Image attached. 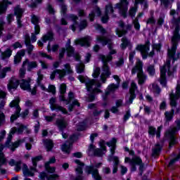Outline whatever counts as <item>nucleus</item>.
Returning a JSON list of instances; mask_svg holds the SVG:
<instances>
[{"label":"nucleus","instance_id":"obj_1","mask_svg":"<svg viewBox=\"0 0 180 180\" xmlns=\"http://www.w3.org/2000/svg\"><path fill=\"white\" fill-rule=\"evenodd\" d=\"M96 41L101 43L103 46H106V44H108V49L110 50L109 55L107 56L105 55H100V58L103 63L102 72L100 76V79L103 84H105L106 79H108L112 74L110 72V68H109V66L108 65V63H109V61H112V58H113L112 56V54H116V50L113 49V46H112V39L108 37L97 36Z\"/></svg>","mask_w":180,"mask_h":180},{"label":"nucleus","instance_id":"obj_2","mask_svg":"<svg viewBox=\"0 0 180 180\" xmlns=\"http://www.w3.org/2000/svg\"><path fill=\"white\" fill-rule=\"evenodd\" d=\"M77 78L80 82L82 84H86V88H87V91L91 92V94L89 95V99L90 101H92L95 99V94H101V92H102V90L99 89L102 86V84H101V82L95 79L89 80L87 82L86 78L82 75H79L77 77Z\"/></svg>","mask_w":180,"mask_h":180},{"label":"nucleus","instance_id":"obj_3","mask_svg":"<svg viewBox=\"0 0 180 180\" xmlns=\"http://www.w3.org/2000/svg\"><path fill=\"white\" fill-rule=\"evenodd\" d=\"M170 98V105L172 106L171 111H166L165 112V116L166 119V122H171L172 118L174 117V113H175V110L174 108L176 107V100L179 99L180 98V84L179 83L177 84L176 89V94H171L169 95Z\"/></svg>","mask_w":180,"mask_h":180},{"label":"nucleus","instance_id":"obj_4","mask_svg":"<svg viewBox=\"0 0 180 180\" xmlns=\"http://www.w3.org/2000/svg\"><path fill=\"white\" fill-rule=\"evenodd\" d=\"M136 74H137L139 85H143L147 79V75H146L143 71V62L139 59L136 60L135 66L131 70V75H136Z\"/></svg>","mask_w":180,"mask_h":180},{"label":"nucleus","instance_id":"obj_5","mask_svg":"<svg viewBox=\"0 0 180 180\" xmlns=\"http://www.w3.org/2000/svg\"><path fill=\"white\" fill-rule=\"evenodd\" d=\"M116 139H112L111 141L107 143V146L110 147L111 153V155L108 157V161H113L114 162L112 174H116L117 172V166L119 165V158L117 156H113L116 148Z\"/></svg>","mask_w":180,"mask_h":180},{"label":"nucleus","instance_id":"obj_6","mask_svg":"<svg viewBox=\"0 0 180 180\" xmlns=\"http://www.w3.org/2000/svg\"><path fill=\"white\" fill-rule=\"evenodd\" d=\"M25 130H26L27 133H30V130L27 129V127L22 124H18V129L16 127H13L11 129L10 134L7 138L5 146L10 147L11 150H12V144H13L12 142H11L12 140V134H15V133H17V134H22Z\"/></svg>","mask_w":180,"mask_h":180},{"label":"nucleus","instance_id":"obj_7","mask_svg":"<svg viewBox=\"0 0 180 180\" xmlns=\"http://www.w3.org/2000/svg\"><path fill=\"white\" fill-rule=\"evenodd\" d=\"M41 160V156H37L32 158L33 167H29L25 165H22V172L25 176H34V173L37 172L36 167H37V162Z\"/></svg>","mask_w":180,"mask_h":180},{"label":"nucleus","instance_id":"obj_8","mask_svg":"<svg viewBox=\"0 0 180 180\" xmlns=\"http://www.w3.org/2000/svg\"><path fill=\"white\" fill-rule=\"evenodd\" d=\"M64 68L63 70H54L51 74V79H54L56 78V75H58L59 79H63V77L66 75V74L71 75L74 72L72 71V68H71V65L69 63H66L64 65Z\"/></svg>","mask_w":180,"mask_h":180},{"label":"nucleus","instance_id":"obj_9","mask_svg":"<svg viewBox=\"0 0 180 180\" xmlns=\"http://www.w3.org/2000/svg\"><path fill=\"white\" fill-rule=\"evenodd\" d=\"M176 127L169 128L168 131H166V136L169 139V147L176 144V139H175L176 133L180 130V120L176 121Z\"/></svg>","mask_w":180,"mask_h":180},{"label":"nucleus","instance_id":"obj_10","mask_svg":"<svg viewBox=\"0 0 180 180\" xmlns=\"http://www.w3.org/2000/svg\"><path fill=\"white\" fill-rule=\"evenodd\" d=\"M67 19H69V20H72L73 25H71V29L72 32H75V29H77V26H79V29L80 30H83V29H85L86 26H88V23L86 22V20H83L80 22V24L78 25V22H77V20H78V16L74 14H69L67 16Z\"/></svg>","mask_w":180,"mask_h":180},{"label":"nucleus","instance_id":"obj_11","mask_svg":"<svg viewBox=\"0 0 180 180\" xmlns=\"http://www.w3.org/2000/svg\"><path fill=\"white\" fill-rule=\"evenodd\" d=\"M136 49L138 51H140L142 58L143 60H146L148 56L149 57H153L154 56V51H151L149 53L148 51H150V42L146 43L145 45L139 44L136 46Z\"/></svg>","mask_w":180,"mask_h":180},{"label":"nucleus","instance_id":"obj_12","mask_svg":"<svg viewBox=\"0 0 180 180\" xmlns=\"http://www.w3.org/2000/svg\"><path fill=\"white\" fill-rule=\"evenodd\" d=\"M101 165L102 163H97L95 166H87L86 167V171L88 172V174H91L95 180H102V176H101V174H99V171L98 170V168H99Z\"/></svg>","mask_w":180,"mask_h":180},{"label":"nucleus","instance_id":"obj_13","mask_svg":"<svg viewBox=\"0 0 180 180\" xmlns=\"http://www.w3.org/2000/svg\"><path fill=\"white\" fill-rule=\"evenodd\" d=\"M60 91L61 96H60V101H63L66 105H68L71 102V101L74 100V93L70 92L68 94V99L65 100L64 97V93L67 91V86L65 84H62L60 85Z\"/></svg>","mask_w":180,"mask_h":180},{"label":"nucleus","instance_id":"obj_14","mask_svg":"<svg viewBox=\"0 0 180 180\" xmlns=\"http://www.w3.org/2000/svg\"><path fill=\"white\" fill-rule=\"evenodd\" d=\"M10 106L11 108H15V114L12 115L11 117V123H13L14 120H16V119L19 117L20 115V110H22V109L19 106V98L12 101L10 103Z\"/></svg>","mask_w":180,"mask_h":180},{"label":"nucleus","instance_id":"obj_15","mask_svg":"<svg viewBox=\"0 0 180 180\" xmlns=\"http://www.w3.org/2000/svg\"><path fill=\"white\" fill-rule=\"evenodd\" d=\"M112 78L115 79V81L117 82V84H111L108 85L105 96H103V99L104 101H106V97L108 96V95H109V94H110V92H115V91H116V89L119 88V84H120V78H119V76L117 75H113Z\"/></svg>","mask_w":180,"mask_h":180},{"label":"nucleus","instance_id":"obj_16","mask_svg":"<svg viewBox=\"0 0 180 180\" xmlns=\"http://www.w3.org/2000/svg\"><path fill=\"white\" fill-rule=\"evenodd\" d=\"M128 5L129 3L127 2V0H121L120 3H118L115 5V8L119 9L120 13H121L122 16H123V18H127Z\"/></svg>","mask_w":180,"mask_h":180},{"label":"nucleus","instance_id":"obj_17","mask_svg":"<svg viewBox=\"0 0 180 180\" xmlns=\"http://www.w3.org/2000/svg\"><path fill=\"white\" fill-rule=\"evenodd\" d=\"M103 151H106V147L102 146L101 149L95 148V146L93 144H91L89 148L88 154L89 155H96V157H102V155H103L104 154Z\"/></svg>","mask_w":180,"mask_h":180},{"label":"nucleus","instance_id":"obj_18","mask_svg":"<svg viewBox=\"0 0 180 180\" xmlns=\"http://www.w3.org/2000/svg\"><path fill=\"white\" fill-rule=\"evenodd\" d=\"M136 89H137V84L132 82L131 83V88L129 89V93L128 94V101H127V103L128 105H131L133 103V101L136 99Z\"/></svg>","mask_w":180,"mask_h":180},{"label":"nucleus","instance_id":"obj_19","mask_svg":"<svg viewBox=\"0 0 180 180\" xmlns=\"http://www.w3.org/2000/svg\"><path fill=\"white\" fill-rule=\"evenodd\" d=\"M30 81H32L30 78H29L27 80L22 79L20 86L21 89H23L24 91H29L31 92L32 95H34L37 92L36 87L32 90L30 88Z\"/></svg>","mask_w":180,"mask_h":180},{"label":"nucleus","instance_id":"obj_20","mask_svg":"<svg viewBox=\"0 0 180 180\" xmlns=\"http://www.w3.org/2000/svg\"><path fill=\"white\" fill-rule=\"evenodd\" d=\"M56 98H51L49 100V105L51 110H56V112H62V113H64V115H67V110L60 105H58L57 103H56Z\"/></svg>","mask_w":180,"mask_h":180},{"label":"nucleus","instance_id":"obj_21","mask_svg":"<svg viewBox=\"0 0 180 180\" xmlns=\"http://www.w3.org/2000/svg\"><path fill=\"white\" fill-rule=\"evenodd\" d=\"M75 140H77V135H72L70 137V142L66 143L61 146L62 150L64 151V153H67V154H70V153L71 152V147L72 146V143H74Z\"/></svg>","mask_w":180,"mask_h":180},{"label":"nucleus","instance_id":"obj_22","mask_svg":"<svg viewBox=\"0 0 180 180\" xmlns=\"http://www.w3.org/2000/svg\"><path fill=\"white\" fill-rule=\"evenodd\" d=\"M65 47L68 52V57H75L76 61H79V55L74 53V47L71 46L70 39L68 40Z\"/></svg>","mask_w":180,"mask_h":180},{"label":"nucleus","instance_id":"obj_23","mask_svg":"<svg viewBox=\"0 0 180 180\" xmlns=\"http://www.w3.org/2000/svg\"><path fill=\"white\" fill-rule=\"evenodd\" d=\"M23 12L25 11L22 8H20V6H17L14 8V15H16L18 27L19 28L22 27V21L20 20V18H22Z\"/></svg>","mask_w":180,"mask_h":180},{"label":"nucleus","instance_id":"obj_24","mask_svg":"<svg viewBox=\"0 0 180 180\" xmlns=\"http://www.w3.org/2000/svg\"><path fill=\"white\" fill-rule=\"evenodd\" d=\"M113 6H112L111 4L105 6V14L101 18V22L103 23H106L108 20H109L108 15H113Z\"/></svg>","mask_w":180,"mask_h":180},{"label":"nucleus","instance_id":"obj_25","mask_svg":"<svg viewBox=\"0 0 180 180\" xmlns=\"http://www.w3.org/2000/svg\"><path fill=\"white\" fill-rule=\"evenodd\" d=\"M91 40H92V38H91V37L89 36H87V37L75 40V44H79V46H84L86 47H89V46H91Z\"/></svg>","mask_w":180,"mask_h":180},{"label":"nucleus","instance_id":"obj_26","mask_svg":"<svg viewBox=\"0 0 180 180\" xmlns=\"http://www.w3.org/2000/svg\"><path fill=\"white\" fill-rule=\"evenodd\" d=\"M119 27L120 28L116 30V34H117L118 37H122V36L126 34L127 30H129V28L130 27L129 25H124L123 21L119 22Z\"/></svg>","mask_w":180,"mask_h":180},{"label":"nucleus","instance_id":"obj_27","mask_svg":"<svg viewBox=\"0 0 180 180\" xmlns=\"http://www.w3.org/2000/svg\"><path fill=\"white\" fill-rule=\"evenodd\" d=\"M19 84H20L19 79H18L16 77H11L7 85V88L9 92H11L12 89H17L18 86H19Z\"/></svg>","mask_w":180,"mask_h":180},{"label":"nucleus","instance_id":"obj_28","mask_svg":"<svg viewBox=\"0 0 180 180\" xmlns=\"http://www.w3.org/2000/svg\"><path fill=\"white\" fill-rule=\"evenodd\" d=\"M162 130V125H160L158 127V129H155L154 127H149L148 128V134L150 136H152V137H155L156 134V137L158 139H160L161 137V131Z\"/></svg>","mask_w":180,"mask_h":180},{"label":"nucleus","instance_id":"obj_29","mask_svg":"<svg viewBox=\"0 0 180 180\" xmlns=\"http://www.w3.org/2000/svg\"><path fill=\"white\" fill-rule=\"evenodd\" d=\"M75 164H77V167L76 168V172L78 174V176L75 180H82V169L84 168V163L79 160H75Z\"/></svg>","mask_w":180,"mask_h":180},{"label":"nucleus","instance_id":"obj_30","mask_svg":"<svg viewBox=\"0 0 180 180\" xmlns=\"http://www.w3.org/2000/svg\"><path fill=\"white\" fill-rule=\"evenodd\" d=\"M22 67L23 68H26L27 71H32L33 68H37V62L36 61H30L29 59H26L22 63Z\"/></svg>","mask_w":180,"mask_h":180},{"label":"nucleus","instance_id":"obj_31","mask_svg":"<svg viewBox=\"0 0 180 180\" xmlns=\"http://www.w3.org/2000/svg\"><path fill=\"white\" fill-rule=\"evenodd\" d=\"M56 126H58L60 131H63L65 129H67L68 126V122L65 120V118L61 117L56 120Z\"/></svg>","mask_w":180,"mask_h":180},{"label":"nucleus","instance_id":"obj_32","mask_svg":"<svg viewBox=\"0 0 180 180\" xmlns=\"http://www.w3.org/2000/svg\"><path fill=\"white\" fill-rule=\"evenodd\" d=\"M25 43L27 47V51L29 55L32 54V52L33 51V49H34V46L30 44V36L29 34H26L25 35Z\"/></svg>","mask_w":180,"mask_h":180},{"label":"nucleus","instance_id":"obj_33","mask_svg":"<svg viewBox=\"0 0 180 180\" xmlns=\"http://www.w3.org/2000/svg\"><path fill=\"white\" fill-rule=\"evenodd\" d=\"M39 22H40V18L36 15L32 16V23L34 25V30L36 34H39L40 33V26H39Z\"/></svg>","mask_w":180,"mask_h":180},{"label":"nucleus","instance_id":"obj_34","mask_svg":"<svg viewBox=\"0 0 180 180\" xmlns=\"http://www.w3.org/2000/svg\"><path fill=\"white\" fill-rule=\"evenodd\" d=\"M102 12L101 11V8L99 7L96 6L91 13L89 15V20L91 22H94V18L95 16H101Z\"/></svg>","mask_w":180,"mask_h":180},{"label":"nucleus","instance_id":"obj_35","mask_svg":"<svg viewBox=\"0 0 180 180\" xmlns=\"http://www.w3.org/2000/svg\"><path fill=\"white\" fill-rule=\"evenodd\" d=\"M39 178L41 180H57L58 179V176L57 174H52L47 176V174L46 172L39 173Z\"/></svg>","mask_w":180,"mask_h":180},{"label":"nucleus","instance_id":"obj_36","mask_svg":"<svg viewBox=\"0 0 180 180\" xmlns=\"http://www.w3.org/2000/svg\"><path fill=\"white\" fill-rule=\"evenodd\" d=\"M140 164H141V158L137 156L134 157L131 161V171H136L137 169L136 165H140Z\"/></svg>","mask_w":180,"mask_h":180},{"label":"nucleus","instance_id":"obj_37","mask_svg":"<svg viewBox=\"0 0 180 180\" xmlns=\"http://www.w3.org/2000/svg\"><path fill=\"white\" fill-rule=\"evenodd\" d=\"M143 2H144V0H135V6L129 9V16L131 18H133L136 16V13L137 12V7L136 6L139 5V4H143Z\"/></svg>","mask_w":180,"mask_h":180},{"label":"nucleus","instance_id":"obj_38","mask_svg":"<svg viewBox=\"0 0 180 180\" xmlns=\"http://www.w3.org/2000/svg\"><path fill=\"white\" fill-rule=\"evenodd\" d=\"M27 140H29V141L30 143H32V141H33V139L32 138H25V139H22V140L16 141L13 144H12L11 151H15V149L18 148V147H19V145L20 143H25V141H26Z\"/></svg>","mask_w":180,"mask_h":180},{"label":"nucleus","instance_id":"obj_39","mask_svg":"<svg viewBox=\"0 0 180 180\" xmlns=\"http://www.w3.org/2000/svg\"><path fill=\"white\" fill-rule=\"evenodd\" d=\"M8 5H12V2L8 0H3L2 2L0 3V14L6 11Z\"/></svg>","mask_w":180,"mask_h":180},{"label":"nucleus","instance_id":"obj_40","mask_svg":"<svg viewBox=\"0 0 180 180\" xmlns=\"http://www.w3.org/2000/svg\"><path fill=\"white\" fill-rule=\"evenodd\" d=\"M122 43L121 44V49H122V50H124V49H126V47H133V44H131V41H130V39H127L126 37H123L122 39Z\"/></svg>","mask_w":180,"mask_h":180},{"label":"nucleus","instance_id":"obj_41","mask_svg":"<svg viewBox=\"0 0 180 180\" xmlns=\"http://www.w3.org/2000/svg\"><path fill=\"white\" fill-rule=\"evenodd\" d=\"M4 147L5 146H4V145L0 144V168L2 165H5L6 164V159H5V156L2 153Z\"/></svg>","mask_w":180,"mask_h":180},{"label":"nucleus","instance_id":"obj_42","mask_svg":"<svg viewBox=\"0 0 180 180\" xmlns=\"http://www.w3.org/2000/svg\"><path fill=\"white\" fill-rule=\"evenodd\" d=\"M54 34L52 32H49L45 35L42 37V41L43 43H47V41H51L53 39Z\"/></svg>","mask_w":180,"mask_h":180},{"label":"nucleus","instance_id":"obj_43","mask_svg":"<svg viewBox=\"0 0 180 180\" xmlns=\"http://www.w3.org/2000/svg\"><path fill=\"white\" fill-rule=\"evenodd\" d=\"M150 91L154 94L155 96H158L161 93V89H160V86L157 84H152Z\"/></svg>","mask_w":180,"mask_h":180},{"label":"nucleus","instance_id":"obj_44","mask_svg":"<svg viewBox=\"0 0 180 180\" xmlns=\"http://www.w3.org/2000/svg\"><path fill=\"white\" fill-rule=\"evenodd\" d=\"M44 144L45 147L46 148L47 151L51 150V148H53V147H54V144H53V141H51L50 139L44 140Z\"/></svg>","mask_w":180,"mask_h":180},{"label":"nucleus","instance_id":"obj_45","mask_svg":"<svg viewBox=\"0 0 180 180\" xmlns=\"http://www.w3.org/2000/svg\"><path fill=\"white\" fill-rule=\"evenodd\" d=\"M6 96V93L4 91H0V109H3L5 106V98Z\"/></svg>","mask_w":180,"mask_h":180},{"label":"nucleus","instance_id":"obj_46","mask_svg":"<svg viewBox=\"0 0 180 180\" xmlns=\"http://www.w3.org/2000/svg\"><path fill=\"white\" fill-rule=\"evenodd\" d=\"M12 56V51L9 49H8L4 52L1 53V58L2 60H5V58H9Z\"/></svg>","mask_w":180,"mask_h":180},{"label":"nucleus","instance_id":"obj_47","mask_svg":"<svg viewBox=\"0 0 180 180\" xmlns=\"http://www.w3.org/2000/svg\"><path fill=\"white\" fill-rule=\"evenodd\" d=\"M161 148H162V146H161V145L156 144L153 150V155H159L160 153H161Z\"/></svg>","mask_w":180,"mask_h":180},{"label":"nucleus","instance_id":"obj_48","mask_svg":"<svg viewBox=\"0 0 180 180\" xmlns=\"http://www.w3.org/2000/svg\"><path fill=\"white\" fill-rule=\"evenodd\" d=\"M45 169L46 171H47V172H49V174H54V172H56V167H50V165H49V163L45 164Z\"/></svg>","mask_w":180,"mask_h":180},{"label":"nucleus","instance_id":"obj_49","mask_svg":"<svg viewBox=\"0 0 180 180\" xmlns=\"http://www.w3.org/2000/svg\"><path fill=\"white\" fill-rule=\"evenodd\" d=\"M99 75H101V68L96 67L94 69V72L92 74V76L94 77V78H98V77H99Z\"/></svg>","mask_w":180,"mask_h":180},{"label":"nucleus","instance_id":"obj_50","mask_svg":"<svg viewBox=\"0 0 180 180\" xmlns=\"http://www.w3.org/2000/svg\"><path fill=\"white\" fill-rule=\"evenodd\" d=\"M84 68H85V65L82 63L77 65L76 66L77 72H78V74H81V72H84Z\"/></svg>","mask_w":180,"mask_h":180},{"label":"nucleus","instance_id":"obj_51","mask_svg":"<svg viewBox=\"0 0 180 180\" xmlns=\"http://www.w3.org/2000/svg\"><path fill=\"white\" fill-rule=\"evenodd\" d=\"M60 13L63 18H65V15L67 14V6L65 4L60 6Z\"/></svg>","mask_w":180,"mask_h":180},{"label":"nucleus","instance_id":"obj_52","mask_svg":"<svg viewBox=\"0 0 180 180\" xmlns=\"http://www.w3.org/2000/svg\"><path fill=\"white\" fill-rule=\"evenodd\" d=\"M124 64V58H120L117 62H115L116 67H118L119 68L123 67Z\"/></svg>","mask_w":180,"mask_h":180},{"label":"nucleus","instance_id":"obj_53","mask_svg":"<svg viewBox=\"0 0 180 180\" xmlns=\"http://www.w3.org/2000/svg\"><path fill=\"white\" fill-rule=\"evenodd\" d=\"M75 105L79 106V103H78L77 100H74L72 101V105H69L68 110L70 112H72V109H74V106H75Z\"/></svg>","mask_w":180,"mask_h":180},{"label":"nucleus","instance_id":"obj_54","mask_svg":"<svg viewBox=\"0 0 180 180\" xmlns=\"http://www.w3.org/2000/svg\"><path fill=\"white\" fill-rule=\"evenodd\" d=\"M22 169V162L21 161H18L15 162V171L16 172H19Z\"/></svg>","mask_w":180,"mask_h":180},{"label":"nucleus","instance_id":"obj_55","mask_svg":"<svg viewBox=\"0 0 180 180\" xmlns=\"http://www.w3.org/2000/svg\"><path fill=\"white\" fill-rule=\"evenodd\" d=\"M148 72L149 75H151V77H153V75H154V74H155V69H154L153 65H149L148 67Z\"/></svg>","mask_w":180,"mask_h":180},{"label":"nucleus","instance_id":"obj_56","mask_svg":"<svg viewBox=\"0 0 180 180\" xmlns=\"http://www.w3.org/2000/svg\"><path fill=\"white\" fill-rule=\"evenodd\" d=\"M56 114H52V115H45L44 119L46 120V122H53L54 120V117H56Z\"/></svg>","mask_w":180,"mask_h":180},{"label":"nucleus","instance_id":"obj_57","mask_svg":"<svg viewBox=\"0 0 180 180\" xmlns=\"http://www.w3.org/2000/svg\"><path fill=\"white\" fill-rule=\"evenodd\" d=\"M162 46V45H161V43L153 44L152 45L153 50H156V51H160L161 50Z\"/></svg>","mask_w":180,"mask_h":180},{"label":"nucleus","instance_id":"obj_58","mask_svg":"<svg viewBox=\"0 0 180 180\" xmlns=\"http://www.w3.org/2000/svg\"><path fill=\"white\" fill-rule=\"evenodd\" d=\"M94 27L95 29H96V30H99L103 34H104V33H106V30L98 24H96L94 25Z\"/></svg>","mask_w":180,"mask_h":180},{"label":"nucleus","instance_id":"obj_59","mask_svg":"<svg viewBox=\"0 0 180 180\" xmlns=\"http://www.w3.org/2000/svg\"><path fill=\"white\" fill-rule=\"evenodd\" d=\"M133 23H134V27H135L136 30H140V23L139 22V19L135 18L133 20Z\"/></svg>","mask_w":180,"mask_h":180},{"label":"nucleus","instance_id":"obj_60","mask_svg":"<svg viewBox=\"0 0 180 180\" xmlns=\"http://www.w3.org/2000/svg\"><path fill=\"white\" fill-rule=\"evenodd\" d=\"M38 78H37V83L39 85H40V82H41L43 78L44 77L43 75L41 74V71H38L37 72Z\"/></svg>","mask_w":180,"mask_h":180},{"label":"nucleus","instance_id":"obj_61","mask_svg":"<svg viewBox=\"0 0 180 180\" xmlns=\"http://www.w3.org/2000/svg\"><path fill=\"white\" fill-rule=\"evenodd\" d=\"M5 123V114L0 111V126H2Z\"/></svg>","mask_w":180,"mask_h":180},{"label":"nucleus","instance_id":"obj_62","mask_svg":"<svg viewBox=\"0 0 180 180\" xmlns=\"http://www.w3.org/2000/svg\"><path fill=\"white\" fill-rule=\"evenodd\" d=\"M8 71H11V68L9 67L4 68L1 73V78H5V77H6V72H8Z\"/></svg>","mask_w":180,"mask_h":180},{"label":"nucleus","instance_id":"obj_63","mask_svg":"<svg viewBox=\"0 0 180 180\" xmlns=\"http://www.w3.org/2000/svg\"><path fill=\"white\" fill-rule=\"evenodd\" d=\"M130 116H131V114H130V110H128L124 115V122H127L130 119Z\"/></svg>","mask_w":180,"mask_h":180},{"label":"nucleus","instance_id":"obj_64","mask_svg":"<svg viewBox=\"0 0 180 180\" xmlns=\"http://www.w3.org/2000/svg\"><path fill=\"white\" fill-rule=\"evenodd\" d=\"M26 74V68H22L20 69V78H23L25 77V75Z\"/></svg>","mask_w":180,"mask_h":180}]
</instances>
